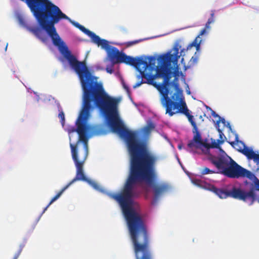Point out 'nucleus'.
I'll use <instances>...</instances> for the list:
<instances>
[{
	"mask_svg": "<svg viewBox=\"0 0 259 259\" xmlns=\"http://www.w3.org/2000/svg\"><path fill=\"white\" fill-rule=\"evenodd\" d=\"M211 162H235L229 157L224 151L221 149L220 153L218 156V160H212Z\"/></svg>",
	"mask_w": 259,
	"mask_h": 259,
	"instance_id": "nucleus-14",
	"label": "nucleus"
},
{
	"mask_svg": "<svg viewBox=\"0 0 259 259\" xmlns=\"http://www.w3.org/2000/svg\"><path fill=\"white\" fill-rule=\"evenodd\" d=\"M95 44L106 51L108 57L113 64L123 63L133 66L139 61L135 60L134 57L120 52L116 48L110 46L109 42L105 39H101L100 37V40L96 41Z\"/></svg>",
	"mask_w": 259,
	"mask_h": 259,
	"instance_id": "nucleus-5",
	"label": "nucleus"
},
{
	"mask_svg": "<svg viewBox=\"0 0 259 259\" xmlns=\"http://www.w3.org/2000/svg\"><path fill=\"white\" fill-rule=\"evenodd\" d=\"M179 163H180V164L181 165V166L182 167V168H183V166H182V163H181V162H180Z\"/></svg>",
	"mask_w": 259,
	"mask_h": 259,
	"instance_id": "nucleus-33",
	"label": "nucleus"
},
{
	"mask_svg": "<svg viewBox=\"0 0 259 259\" xmlns=\"http://www.w3.org/2000/svg\"><path fill=\"white\" fill-rule=\"evenodd\" d=\"M146 81H143V79H142L140 82L136 83V84L134 86V88H136L137 87H139L141 84L143 83H146Z\"/></svg>",
	"mask_w": 259,
	"mask_h": 259,
	"instance_id": "nucleus-27",
	"label": "nucleus"
},
{
	"mask_svg": "<svg viewBox=\"0 0 259 259\" xmlns=\"http://www.w3.org/2000/svg\"><path fill=\"white\" fill-rule=\"evenodd\" d=\"M58 117L61 119V122L62 124L63 125L65 122V115L64 112L61 111L59 112Z\"/></svg>",
	"mask_w": 259,
	"mask_h": 259,
	"instance_id": "nucleus-20",
	"label": "nucleus"
},
{
	"mask_svg": "<svg viewBox=\"0 0 259 259\" xmlns=\"http://www.w3.org/2000/svg\"><path fill=\"white\" fill-rule=\"evenodd\" d=\"M211 23L210 22H207L205 25V28L202 29L200 32L199 35L196 37V38L187 46V50L191 49L192 47H194L196 48V50L198 51L200 49V44L202 40L200 39V36L203 35L205 32L206 29H209L210 26V25Z\"/></svg>",
	"mask_w": 259,
	"mask_h": 259,
	"instance_id": "nucleus-11",
	"label": "nucleus"
},
{
	"mask_svg": "<svg viewBox=\"0 0 259 259\" xmlns=\"http://www.w3.org/2000/svg\"><path fill=\"white\" fill-rule=\"evenodd\" d=\"M106 70L108 73H109L110 74L113 72V69L112 67H107L106 68Z\"/></svg>",
	"mask_w": 259,
	"mask_h": 259,
	"instance_id": "nucleus-28",
	"label": "nucleus"
},
{
	"mask_svg": "<svg viewBox=\"0 0 259 259\" xmlns=\"http://www.w3.org/2000/svg\"><path fill=\"white\" fill-rule=\"evenodd\" d=\"M182 147V146H181V145H179L178 146V148H179V149H181Z\"/></svg>",
	"mask_w": 259,
	"mask_h": 259,
	"instance_id": "nucleus-31",
	"label": "nucleus"
},
{
	"mask_svg": "<svg viewBox=\"0 0 259 259\" xmlns=\"http://www.w3.org/2000/svg\"><path fill=\"white\" fill-rule=\"evenodd\" d=\"M240 151L248 160H252L253 162H259V153L258 151H254L252 148L246 146H244Z\"/></svg>",
	"mask_w": 259,
	"mask_h": 259,
	"instance_id": "nucleus-12",
	"label": "nucleus"
},
{
	"mask_svg": "<svg viewBox=\"0 0 259 259\" xmlns=\"http://www.w3.org/2000/svg\"><path fill=\"white\" fill-rule=\"evenodd\" d=\"M196 143H195V141H194L193 140H191L190 141H189V142L188 144V147L189 148L192 149L194 147H196Z\"/></svg>",
	"mask_w": 259,
	"mask_h": 259,
	"instance_id": "nucleus-23",
	"label": "nucleus"
},
{
	"mask_svg": "<svg viewBox=\"0 0 259 259\" xmlns=\"http://www.w3.org/2000/svg\"><path fill=\"white\" fill-rule=\"evenodd\" d=\"M154 163H131L130 174L119 193H108L111 198L120 205L126 220L136 259H153L150 249L149 236L140 209L133 206L134 188L138 183H150L156 174L152 167Z\"/></svg>",
	"mask_w": 259,
	"mask_h": 259,
	"instance_id": "nucleus-2",
	"label": "nucleus"
},
{
	"mask_svg": "<svg viewBox=\"0 0 259 259\" xmlns=\"http://www.w3.org/2000/svg\"><path fill=\"white\" fill-rule=\"evenodd\" d=\"M85 182H87L95 189L98 191H101L100 186L96 182H94L88 179H87V180L85 181Z\"/></svg>",
	"mask_w": 259,
	"mask_h": 259,
	"instance_id": "nucleus-17",
	"label": "nucleus"
},
{
	"mask_svg": "<svg viewBox=\"0 0 259 259\" xmlns=\"http://www.w3.org/2000/svg\"><path fill=\"white\" fill-rule=\"evenodd\" d=\"M142 40H143V39H140L135 40L134 41H128L126 43V47H129L134 45H136V44L142 41Z\"/></svg>",
	"mask_w": 259,
	"mask_h": 259,
	"instance_id": "nucleus-19",
	"label": "nucleus"
},
{
	"mask_svg": "<svg viewBox=\"0 0 259 259\" xmlns=\"http://www.w3.org/2000/svg\"><path fill=\"white\" fill-rule=\"evenodd\" d=\"M24 246H25L24 243H22V244H20L19 250L15 254L13 259H18V257H19L20 255L21 254Z\"/></svg>",
	"mask_w": 259,
	"mask_h": 259,
	"instance_id": "nucleus-18",
	"label": "nucleus"
},
{
	"mask_svg": "<svg viewBox=\"0 0 259 259\" xmlns=\"http://www.w3.org/2000/svg\"><path fill=\"white\" fill-rule=\"evenodd\" d=\"M218 172L230 178H247L249 181L244 182L246 190L233 187L228 191L217 188L213 185L199 179L192 180V183L200 188L209 190L221 199L228 197L243 201L252 205L255 201L259 203V179L251 171L242 167L237 163H213Z\"/></svg>",
	"mask_w": 259,
	"mask_h": 259,
	"instance_id": "nucleus-3",
	"label": "nucleus"
},
{
	"mask_svg": "<svg viewBox=\"0 0 259 259\" xmlns=\"http://www.w3.org/2000/svg\"><path fill=\"white\" fill-rule=\"evenodd\" d=\"M178 54L179 50L176 48L172 54L167 53L160 55L157 58L160 67H156L155 74L141 71V76H139V79L141 77L145 79L146 83L152 85L157 89L161 96V104L170 99L168 97L169 91L168 88V86L171 83L169 81L172 73L170 66L171 63H177L179 57Z\"/></svg>",
	"mask_w": 259,
	"mask_h": 259,
	"instance_id": "nucleus-4",
	"label": "nucleus"
},
{
	"mask_svg": "<svg viewBox=\"0 0 259 259\" xmlns=\"http://www.w3.org/2000/svg\"><path fill=\"white\" fill-rule=\"evenodd\" d=\"M213 171L212 170H210L209 168L205 167L203 168L201 171V174L203 175H206L209 173H213Z\"/></svg>",
	"mask_w": 259,
	"mask_h": 259,
	"instance_id": "nucleus-24",
	"label": "nucleus"
},
{
	"mask_svg": "<svg viewBox=\"0 0 259 259\" xmlns=\"http://www.w3.org/2000/svg\"><path fill=\"white\" fill-rule=\"evenodd\" d=\"M83 92V105L76 121L77 128L72 127L68 132H77L79 141L84 147V157L79 160L77 156V146L70 144L71 154L74 162H84L88 155V137L89 126L86 120L90 116L92 105L97 107L106 118L109 126L113 133H117L127 144L130 154V162H156L158 156L150 151L146 146L138 141L134 132L127 129L120 118L118 104L119 100L111 97L105 92L103 85L97 80L79 79Z\"/></svg>",
	"mask_w": 259,
	"mask_h": 259,
	"instance_id": "nucleus-1",
	"label": "nucleus"
},
{
	"mask_svg": "<svg viewBox=\"0 0 259 259\" xmlns=\"http://www.w3.org/2000/svg\"><path fill=\"white\" fill-rule=\"evenodd\" d=\"M172 84L175 89L176 91L175 93L172 96L171 98H170L172 101L174 102H180V103L183 102V97L182 94V90L179 88V84L178 82V79L175 78L172 82H170Z\"/></svg>",
	"mask_w": 259,
	"mask_h": 259,
	"instance_id": "nucleus-13",
	"label": "nucleus"
},
{
	"mask_svg": "<svg viewBox=\"0 0 259 259\" xmlns=\"http://www.w3.org/2000/svg\"><path fill=\"white\" fill-rule=\"evenodd\" d=\"M153 127H154V126L152 124H151L150 125H149V127H147V128H153Z\"/></svg>",
	"mask_w": 259,
	"mask_h": 259,
	"instance_id": "nucleus-30",
	"label": "nucleus"
},
{
	"mask_svg": "<svg viewBox=\"0 0 259 259\" xmlns=\"http://www.w3.org/2000/svg\"><path fill=\"white\" fill-rule=\"evenodd\" d=\"M257 164H259V163H257Z\"/></svg>",
	"mask_w": 259,
	"mask_h": 259,
	"instance_id": "nucleus-34",
	"label": "nucleus"
},
{
	"mask_svg": "<svg viewBox=\"0 0 259 259\" xmlns=\"http://www.w3.org/2000/svg\"><path fill=\"white\" fill-rule=\"evenodd\" d=\"M21 23L26 28V29L34 34L37 38L40 39L42 42H46L47 41V37L42 35V30L38 27H31L25 24L22 20H20Z\"/></svg>",
	"mask_w": 259,
	"mask_h": 259,
	"instance_id": "nucleus-10",
	"label": "nucleus"
},
{
	"mask_svg": "<svg viewBox=\"0 0 259 259\" xmlns=\"http://www.w3.org/2000/svg\"><path fill=\"white\" fill-rule=\"evenodd\" d=\"M162 105L165 108L166 114H168L170 116H172L174 114L178 113H182L185 115L187 117L189 121L191 123L193 129L196 130V129L197 126L193 119L194 117L189 113V110L185 102L182 103L180 102H174L170 99L163 103Z\"/></svg>",
	"mask_w": 259,
	"mask_h": 259,
	"instance_id": "nucleus-6",
	"label": "nucleus"
},
{
	"mask_svg": "<svg viewBox=\"0 0 259 259\" xmlns=\"http://www.w3.org/2000/svg\"><path fill=\"white\" fill-rule=\"evenodd\" d=\"M214 11L212 10L211 11L210 17L208 19V22H210L211 23H212L214 22Z\"/></svg>",
	"mask_w": 259,
	"mask_h": 259,
	"instance_id": "nucleus-22",
	"label": "nucleus"
},
{
	"mask_svg": "<svg viewBox=\"0 0 259 259\" xmlns=\"http://www.w3.org/2000/svg\"><path fill=\"white\" fill-rule=\"evenodd\" d=\"M196 130H194L193 129V133L194 134L193 140L195 141L196 144L203 145L204 143L202 142L201 137L198 128L197 127Z\"/></svg>",
	"mask_w": 259,
	"mask_h": 259,
	"instance_id": "nucleus-16",
	"label": "nucleus"
},
{
	"mask_svg": "<svg viewBox=\"0 0 259 259\" xmlns=\"http://www.w3.org/2000/svg\"><path fill=\"white\" fill-rule=\"evenodd\" d=\"M147 184L152 188L154 194L152 204H156L158 199L169 189L168 185L164 182H156L154 180H151L150 183Z\"/></svg>",
	"mask_w": 259,
	"mask_h": 259,
	"instance_id": "nucleus-9",
	"label": "nucleus"
},
{
	"mask_svg": "<svg viewBox=\"0 0 259 259\" xmlns=\"http://www.w3.org/2000/svg\"><path fill=\"white\" fill-rule=\"evenodd\" d=\"M187 93H188V94H190V91H188Z\"/></svg>",
	"mask_w": 259,
	"mask_h": 259,
	"instance_id": "nucleus-32",
	"label": "nucleus"
},
{
	"mask_svg": "<svg viewBox=\"0 0 259 259\" xmlns=\"http://www.w3.org/2000/svg\"><path fill=\"white\" fill-rule=\"evenodd\" d=\"M216 128L219 133V136H220V140H223V137L224 136V134L223 133L222 130L220 129V127H218V126H216Z\"/></svg>",
	"mask_w": 259,
	"mask_h": 259,
	"instance_id": "nucleus-25",
	"label": "nucleus"
},
{
	"mask_svg": "<svg viewBox=\"0 0 259 259\" xmlns=\"http://www.w3.org/2000/svg\"><path fill=\"white\" fill-rule=\"evenodd\" d=\"M211 115L214 118H218V119L220 118V116L214 111L211 110Z\"/></svg>",
	"mask_w": 259,
	"mask_h": 259,
	"instance_id": "nucleus-26",
	"label": "nucleus"
},
{
	"mask_svg": "<svg viewBox=\"0 0 259 259\" xmlns=\"http://www.w3.org/2000/svg\"><path fill=\"white\" fill-rule=\"evenodd\" d=\"M76 167V174L75 177L67 185L63 188L50 201L48 205L44 208L42 213H44L50 205L54 201L57 200L62 193L66 190L71 184L77 181H85L87 180L83 169L84 163H75Z\"/></svg>",
	"mask_w": 259,
	"mask_h": 259,
	"instance_id": "nucleus-8",
	"label": "nucleus"
},
{
	"mask_svg": "<svg viewBox=\"0 0 259 259\" xmlns=\"http://www.w3.org/2000/svg\"><path fill=\"white\" fill-rule=\"evenodd\" d=\"M211 143H204L203 146L208 149L209 148H220V145L224 143L223 140H218L217 141L212 139H211Z\"/></svg>",
	"mask_w": 259,
	"mask_h": 259,
	"instance_id": "nucleus-15",
	"label": "nucleus"
},
{
	"mask_svg": "<svg viewBox=\"0 0 259 259\" xmlns=\"http://www.w3.org/2000/svg\"><path fill=\"white\" fill-rule=\"evenodd\" d=\"M123 87H124L125 89H126L127 91H128L129 89H128V88L127 87H126L125 84H123Z\"/></svg>",
	"mask_w": 259,
	"mask_h": 259,
	"instance_id": "nucleus-29",
	"label": "nucleus"
},
{
	"mask_svg": "<svg viewBox=\"0 0 259 259\" xmlns=\"http://www.w3.org/2000/svg\"><path fill=\"white\" fill-rule=\"evenodd\" d=\"M135 60H139L138 62L133 66L135 67L141 73L144 71L146 73L152 74L155 71L156 58L153 56L135 58Z\"/></svg>",
	"mask_w": 259,
	"mask_h": 259,
	"instance_id": "nucleus-7",
	"label": "nucleus"
},
{
	"mask_svg": "<svg viewBox=\"0 0 259 259\" xmlns=\"http://www.w3.org/2000/svg\"><path fill=\"white\" fill-rule=\"evenodd\" d=\"M220 122H222V123H223L224 124V125H225L226 120L224 118H222L221 116H220V119H218V120H217L216 123H215V126H218V127H220L219 124Z\"/></svg>",
	"mask_w": 259,
	"mask_h": 259,
	"instance_id": "nucleus-21",
	"label": "nucleus"
}]
</instances>
